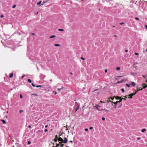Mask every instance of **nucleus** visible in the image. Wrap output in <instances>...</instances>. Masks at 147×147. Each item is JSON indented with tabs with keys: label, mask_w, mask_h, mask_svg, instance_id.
Instances as JSON below:
<instances>
[{
	"label": "nucleus",
	"mask_w": 147,
	"mask_h": 147,
	"mask_svg": "<svg viewBox=\"0 0 147 147\" xmlns=\"http://www.w3.org/2000/svg\"><path fill=\"white\" fill-rule=\"evenodd\" d=\"M105 112H106L107 113V112H109V110H106V109H105Z\"/></svg>",
	"instance_id": "nucleus-39"
},
{
	"label": "nucleus",
	"mask_w": 147,
	"mask_h": 147,
	"mask_svg": "<svg viewBox=\"0 0 147 147\" xmlns=\"http://www.w3.org/2000/svg\"><path fill=\"white\" fill-rule=\"evenodd\" d=\"M124 97H125V98H127V95H126V96H124Z\"/></svg>",
	"instance_id": "nucleus-58"
},
{
	"label": "nucleus",
	"mask_w": 147,
	"mask_h": 147,
	"mask_svg": "<svg viewBox=\"0 0 147 147\" xmlns=\"http://www.w3.org/2000/svg\"><path fill=\"white\" fill-rule=\"evenodd\" d=\"M27 143H28V145L30 144L31 143V142L30 141H28Z\"/></svg>",
	"instance_id": "nucleus-21"
},
{
	"label": "nucleus",
	"mask_w": 147,
	"mask_h": 147,
	"mask_svg": "<svg viewBox=\"0 0 147 147\" xmlns=\"http://www.w3.org/2000/svg\"><path fill=\"white\" fill-rule=\"evenodd\" d=\"M124 81V80H122L121 81L119 82V83H121L122 82H123Z\"/></svg>",
	"instance_id": "nucleus-46"
},
{
	"label": "nucleus",
	"mask_w": 147,
	"mask_h": 147,
	"mask_svg": "<svg viewBox=\"0 0 147 147\" xmlns=\"http://www.w3.org/2000/svg\"><path fill=\"white\" fill-rule=\"evenodd\" d=\"M54 140H55V142H57V139H55Z\"/></svg>",
	"instance_id": "nucleus-49"
},
{
	"label": "nucleus",
	"mask_w": 147,
	"mask_h": 147,
	"mask_svg": "<svg viewBox=\"0 0 147 147\" xmlns=\"http://www.w3.org/2000/svg\"><path fill=\"white\" fill-rule=\"evenodd\" d=\"M58 30L60 31H64V30L62 29H59Z\"/></svg>",
	"instance_id": "nucleus-18"
},
{
	"label": "nucleus",
	"mask_w": 147,
	"mask_h": 147,
	"mask_svg": "<svg viewBox=\"0 0 147 147\" xmlns=\"http://www.w3.org/2000/svg\"><path fill=\"white\" fill-rule=\"evenodd\" d=\"M25 76V75H23L22 76V78H23Z\"/></svg>",
	"instance_id": "nucleus-60"
},
{
	"label": "nucleus",
	"mask_w": 147,
	"mask_h": 147,
	"mask_svg": "<svg viewBox=\"0 0 147 147\" xmlns=\"http://www.w3.org/2000/svg\"><path fill=\"white\" fill-rule=\"evenodd\" d=\"M125 52H127L128 51L127 50H125Z\"/></svg>",
	"instance_id": "nucleus-54"
},
{
	"label": "nucleus",
	"mask_w": 147,
	"mask_h": 147,
	"mask_svg": "<svg viewBox=\"0 0 147 147\" xmlns=\"http://www.w3.org/2000/svg\"><path fill=\"white\" fill-rule=\"evenodd\" d=\"M63 143L62 142H59L60 144H61L60 146L63 147L64 145V144H62V143Z\"/></svg>",
	"instance_id": "nucleus-11"
},
{
	"label": "nucleus",
	"mask_w": 147,
	"mask_h": 147,
	"mask_svg": "<svg viewBox=\"0 0 147 147\" xmlns=\"http://www.w3.org/2000/svg\"><path fill=\"white\" fill-rule=\"evenodd\" d=\"M135 54L136 55H139V54L138 53H135Z\"/></svg>",
	"instance_id": "nucleus-31"
},
{
	"label": "nucleus",
	"mask_w": 147,
	"mask_h": 147,
	"mask_svg": "<svg viewBox=\"0 0 147 147\" xmlns=\"http://www.w3.org/2000/svg\"><path fill=\"white\" fill-rule=\"evenodd\" d=\"M107 69H105V72H106V73L107 72Z\"/></svg>",
	"instance_id": "nucleus-51"
},
{
	"label": "nucleus",
	"mask_w": 147,
	"mask_h": 147,
	"mask_svg": "<svg viewBox=\"0 0 147 147\" xmlns=\"http://www.w3.org/2000/svg\"><path fill=\"white\" fill-rule=\"evenodd\" d=\"M41 2H42V1H39V2H38L37 3V5H40V4L41 3Z\"/></svg>",
	"instance_id": "nucleus-16"
},
{
	"label": "nucleus",
	"mask_w": 147,
	"mask_h": 147,
	"mask_svg": "<svg viewBox=\"0 0 147 147\" xmlns=\"http://www.w3.org/2000/svg\"><path fill=\"white\" fill-rule=\"evenodd\" d=\"M46 2V1H43L41 5H43L44 3H45Z\"/></svg>",
	"instance_id": "nucleus-32"
},
{
	"label": "nucleus",
	"mask_w": 147,
	"mask_h": 147,
	"mask_svg": "<svg viewBox=\"0 0 147 147\" xmlns=\"http://www.w3.org/2000/svg\"><path fill=\"white\" fill-rule=\"evenodd\" d=\"M4 17V15H1L0 16V18H2L3 17Z\"/></svg>",
	"instance_id": "nucleus-41"
},
{
	"label": "nucleus",
	"mask_w": 147,
	"mask_h": 147,
	"mask_svg": "<svg viewBox=\"0 0 147 147\" xmlns=\"http://www.w3.org/2000/svg\"><path fill=\"white\" fill-rule=\"evenodd\" d=\"M115 98L116 100H118L120 99V97L118 96H116Z\"/></svg>",
	"instance_id": "nucleus-7"
},
{
	"label": "nucleus",
	"mask_w": 147,
	"mask_h": 147,
	"mask_svg": "<svg viewBox=\"0 0 147 147\" xmlns=\"http://www.w3.org/2000/svg\"><path fill=\"white\" fill-rule=\"evenodd\" d=\"M23 112V111L22 110H20L19 111V112L20 113H21Z\"/></svg>",
	"instance_id": "nucleus-26"
},
{
	"label": "nucleus",
	"mask_w": 147,
	"mask_h": 147,
	"mask_svg": "<svg viewBox=\"0 0 147 147\" xmlns=\"http://www.w3.org/2000/svg\"><path fill=\"white\" fill-rule=\"evenodd\" d=\"M121 90L123 92H124L125 91V90L124 88H122L121 89Z\"/></svg>",
	"instance_id": "nucleus-20"
},
{
	"label": "nucleus",
	"mask_w": 147,
	"mask_h": 147,
	"mask_svg": "<svg viewBox=\"0 0 147 147\" xmlns=\"http://www.w3.org/2000/svg\"><path fill=\"white\" fill-rule=\"evenodd\" d=\"M85 130L86 131H88V129H87V128H85Z\"/></svg>",
	"instance_id": "nucleus-40"
},
{
	"label": "nucleus",
	"mask_w": 147,
	"mask_h": 147,
	"mask_svg": "<svg viewBox=\"0 0 147 147\" xmlns=\"http://www.w3.org/2000/svg\"><path fill=\"white\" fill-rule=\"evenodd\" d=\"M146 130V129H145V128H144V129H142V130H141V131L142 132H144V131H145Z\"/></svg>",
	"instance_id": "nucleus-8"
},
{
	"label": "nucleus",
	"mask_w": 147,
	"mask_h": 147,
	"mask_svg": "<svg viewBox=\"0 0 147 147\" xmlns=\"http://www.w3.org/2000/svg\"><path fill=\"white\" fill-rule=\"evenodd\" d=\"M62 89V88H58L57 89V90L59 91V90H61Z\"/></svg>",
	"instance_id": "nucleus-48"
},
{
	"label": "nucleus",
	"mask_w": 147,
	"mask_h": 147,
	"mask_svg": "<svg viewBox=\"0 0 147 147\" xmlns=\"http://www.w3.org/2000/svg\"><path fill=\"white\" fill-rule=\"evenodd\" d=\"M135 19L136 20H139V18H138V17H135Z\"/></svg>",
	"instance_id": "nucleus-34"
},
{
	"label": "nucleus",
	"mask_w": 147,
	"mask_h": 147,
	"mask_svg": "<svg viewBox=\"0 0 147 147\" xmlns=\"http://www.w3.org/2000/svg\"><path fill=\"white\" fill-rule=\"evenodd\" d=\"M126 86L127 87H130V84H126Z\"/></svg>",
	"instance_id": "nucleus-22"
},
{
	"label": "nucleus",
	"mask_w": 147,
	"mask_h": 147,
	"mask_svg": "<svg viewBox=\"0 0 147 147\" xmlns=\"http://www.w3.org/2000/svg\"><path fill=\"white\" fill-rule=\"evenodd\" d=\"M111 99L112 100H113L114 98L112 97H110L109 98V99Z\"/></svg>",
	"instance_id": "nucleus-27"
},
{
	"label": "nucleus",
	"mask_w": 147,
	"mask_h": 147,
	"mask_svg": "<svg viewBox=\"0 0 147 147\" xmlns=\"http://www.w3.org/2000/svg\"><path fill=\"white\" fill-rule=\"evenodd\" d=\"M136 94V93H132V94H129V96L130 97L129 98H131L133 96L135 95Z\"/></svg>",
	"instance_id": "nucleus-4"
},
{
	"label": "nucleus",
	"mask_w": 147,
	"mask_h": 147,
	"mask_svg": "<svg viewBox=\"0 0 147 147\" xmlns=\"http://www.w3.org/2000/svg\"><path fill=\"white\" fill-rule=\"evenodd\" d=\"M70 74H71V75H72L73 74L72 73V72H70Z\"/></svg>",
	"instance_id": "nucleus-63"
},
{
	"label": "nucleus",
	"mask_w": 147,
	"mask_h": 147,
	"mask_svg": "<svg viewBox=\"0 0 147 147\" xmlns=\"http://www.w3.org/2000/svg\"><path fill=\"white\" fill-rule=\"evenodd\" d=\"M20 97L21 98H22L23 97L22 96L21 94H20Z\"/></svg>",
	"instance_id": "nucleus-42"
},
{
	"label": "nucleus",
	"mask_w": 147,
	"mask_h": 147,
	"mask_svg": "<svg viewBox=\"0 0 147 147\" xmlns=\"http://www.w3.org/2000/svg\"><path fill=\"white\" fill-rule=\"evenodd\" d=\"M54 45L55 46H58V47H59L60 46V45L59 44H55Z\"/></svg>",
	"instance_id": "nucleus-13"
},
{
	"label": "nucleus",
	"mask_w": 147,
	"mask_h": 147,
	"mask_svg": "<svg viewBox=\"0 0 147 147\" xmlns=\"http://www.w3.org/2000/svg\"><path fill=\"white\" fill-rule=\"evenodd\" d=\"M137 66H134L133 67V68H135L136 70L137 69Z\"/></svg>",
	"instance_id": "nucleus-19"
},
{
	"label": "nucleus",
	"mask_w": 147,
	"mask_h": 147,
	"mask_svg": "<svg viewBox=\"0 0 147 147\" xmlns=\"http://www.w3.org/2000/svg\"><path fill=\"white\" fill-rule=\"evenodd\" d=\"M58 140L59 141H61V142H63V139L61 137H59V138L58 139Z\"/></svg>",
	"instance_id": "nucleus-6"
},
{
	"label": "nucleus",
	"mask_w": 147,
	"mask_h": 147,
	"mask_svg": "<svg viewBox=\"0 0 147 147\" xmlns=\"http://www.w3.org/2000/svg\"><path fill=\"white\" fill-rule=\"evenodd\" d=\"M69 142H71V143H72L73 142V141H72V140H70V141H69Z\"/></svg>",
	"instance_id": "nucleus-61"
},
{
	"label": "nucleus",
	"mask_w": 147,
	"mask_h": 147,
	"mask_svg": "<svg viewBox=\"0 0 147 147\" xmlns=\"http://www.w3.org/2000/svg\"><path fill=\"white\" fill-rule=\"evenodd\" d=\"M121 105H122V104L121 103H119V104L118 106L117 107L119 108V107H121Z\"/></svg>",
	"instance_id": "nucleus-14"
},
{
	"label": "nucleus",
	"mask_w": 147,
	"mask_h": 147,
	"mask_svg": "<svg viewBox=\"0 0 147 147\" xmlns=\"http://www.w3.org/2000/svg\"><path fill=\"white\" fill-rule=\"evenodd\" d=\"M114 36H115V37H116L117 36H116V35H114Z\"/></svg>",
	"instance_id": "nucleus-64"
},
{
	"label": "nucleus",
	"mask_w": 147,
	"mask_h": 147,
	"mask_svg": "<svg viewBox=\"0 0 147 147\" xmlns=\"http://www.w3.org/2000/svg\"><path fill=\"white\" fill-rule=\"evenodd\" d=\"M135 83L133 82H131V83L130 84V85L133 86H134L135 85Z\"/></svg>",
	"instance_id": "nucleus-5"
},
{
	"label": "nucleus",
	"mask_w": 147,
	"mask_h": 147,
	"mask_svg": "<svg viewBox=\"0 0 147 147\" xmlns=\"http://www.w3.org/2000/svg\"><path fill=\"white\" fill-rule=\"evenodd\" d=\"M16 5H14L13 6L12 8H14L16 7Z\"/></svg>",
	"instance_id": "nucleus-37"
},
{
	"label": "nucleus",
	"mask_w": 147,
	"mask_h": 147,
	"mask_svg": "<svg viewBox=\"0 0 147 147\" xmlns=\"http://www.w3.org/2000/svg\"><path fill=\"white\" fill-rule=\"evenodd\" d=\"M13 73H11V74L9 76V77L10 78H12L13 76Z\"/></svg>",
	"instance_id": "nucleus-15"
},
{
	"label": "nucleus",
	"mask_w": 147,
	"mask_h": 147,
	"mask_svg": "<svg viewBox=\"0 0 147 147\" xmlns=\"http://www.w3.org/2000/svg\"><path fill=\"white\" fill-rule=\"evenodd\" d=\"M1 121L3 122V124H5L6 123L5 121L3 119L1 120Z\"/></svg>",
	"instance_id": "nucleus-9"
},
{
	"label": "nucleus",
	"mask_w": 147,
	"mask_h": 147,
	"mask_svg": "<svg viewBox=\"0 0 147 147\" xmlns=\"http://www.w3.org/2000/svg\"><path fill=\"white\" fill-rule=\"evenodd\" d=\"M121 99H122V100H126V99L125 98H121Z\"/></svg>",
	"instance_id": "nucleus-55"
},
{
	"label": "nucleus",
	"mask_w": 147,
	"mask_h": 147,
	"mask_svg": "<svg viewBox=\"0 0 147 147\" xmlns=\"http://www.w3.org/2000/svg\"><path fill=\"white\" fill-rule=\"evenodd\" d=\"M115 104V106L114 107V108L115 109H116L117 107L116 105L117 104Z\"/></svg>",
	"instance_id": "nucleus-24"
},
{
	"label": "nucleus",
	"mask_w": 147,
	"mask_h": 147,
	"mask_svg": "<svg viewBox=\"0 0 147 147\" xmlns=\"http://www.w3.org/2000/svg\"><path fill=\"white\" fill-rule=\"evenodd\" d=\"M67 138H65L64 140H63V142L64 143H67Z\"/></svg>",
	"instance_id": "nucleus-3"
},
{
	"label": "nucleus",
	"mask_w": 147,
	"mask_h": 147,
	"mask_svg": "<svg viewBox=\"0 0 147 147\" xmlns=\"http://www.w3.org/2000/svg\"><path fill=\"white\" fill-rule=\"evenodd\" d=\"M32 35H35V34L34 33H32Z\"/></svg>",
	"instance_id": "nucleus-59"
},
{
	"label": "nucleus",
	"mask_w": 147,
	"mask_h": 147,
	"mask_svg": "<svg viewBox=\"0 0 147 147\" xmlns=\"http://www.w3.org/2000/svg\"><path fill=\"white\" fill-rule=\"evenodd\" d=\"M137 139L138 140H139L140 139V137H138L137 138Z\"/></svg>",
	"instance_id": "nucleus-43"
},
{
	"label": "nucleus",
	"mask_w": 147,
	"mask_h": 147,
	"mask_svg": "<svg viewBox=\"0 0 147 147\" xmlns=\"http://www.w3.org/2000/svg\"><path fill=\"white\" fill-rule=\"evenodd\" d=\"M145 27L146 29H147V25H145Z\"/></svg>",
	"instance_id": "nucleus-53"
},
{
	"label": "nucleus",
	"mask_w": 147,
	"mask_h": 147,
	"mask_svg": "<svg viewBox=\"0 0 147 147\" xmlns=\"http://www.w3.org/2000/svg\"><path fill=\"white\" fill-rule=\"evenodd\" d=\"M143 89V88H142L141 89H138V90L139 91V90H142Z\"/></svg>",
	"instance_id": "nucleus-45"
},
{
	"label": "nucleus",
	"mask_w": 147,
	"mask_h": 147,
	"mask_svg": "<svg viewBox=\"0 0 147 147\" xmlns=\"http://www.w3.org/2000/svg\"><path fill=\"white\" fill-rule=\"evenodd\" d=\"M32 85V86L34 87H35V85L33 84V83H32L31 84Z\"/></svg>",
	"instance_id": "nucleus-35"
},
{
	"label": "nucleus",
	"mask_w": 147,
	"mask_h": 147,
	"mask_svg": "<svg viewBox=\"0 0 147 147\" xmlns=\"http://www.w3.org/2000/svg\"><path fill=\"white\" fill-rule=\"evenodd\" d=\"M55 37V35H52L49 38H54Z\"/></svg>",
	"instance_id": "nucleus-10"
},
{
	"label": "nucleus",
	"mask_w": 147,
	"mask_h": 147,
	"mask_svg": "<svg viewBox=\"0 0 147 147\" xmlns=\"http://www.w3.org/2000/svg\"><path fill=\"white\" fill-rule=\"evenodd\" d=\"M57 137H58L57 135H56L55 136V138H57Z\"/></svg>",
	"instance_id": "nucleus-57"
},
{
	"label": "nucleus",
	"mask_w": 147,
	"mask_h": 147,
	"mask_svg": "<svg viewBox=\"0 0 147 147\" xmlns=\"http://www.w3.org/2000/svg\"><path fill=\"white\" fill-rule=\"evenodd\" d=\"M119 99L120 100L119 101H116V102H115L114 103L113 102H112V103H114V104H117L118 102H120L122 101V99L120 98V99Z\"/></svg>",
	"instance_id": "nucleus-2"
},
{
	"label": "nucleus",
	"mask_w": 147,
	"mask_h": 147,
	"mask_svg": "<svg viewBox=\"0 0 147 147\" xmlns=\"http://www.w3.org/2000/svg\"><path fill=\"white\" fill-rule=\"evenodd\" d=\"M41 86H42L41 85H37L36 86V88H38Z\"/></svg>",
	"instance_id": "nucleus-23"
},
{
	"label": "nucleus",
	"mask_w": 147,
	"mask_h": 147,
	"mask_svg": "<svg viewBox=\"0 0 147 147\" xmlns=\"http://www.w3.org/2000/svg\"><path fill=\"white\" fill-rule=\"evenodd\" d=\"M138 91V90L137 91H136V92H135V93H136H136H137V92Z\"/></svg>",
	"instance_id": "nucleus-62"
},
{
	"label": "nucleus",
	"mask_w": 147,
	"mask_h": 147,
	"mask_svg": "<svg viewBox=\"0 0 147 147\" xmlns=\"http://www.w3.org/2000/svg\"><path fill=\"white\" fill-rule=\"evenodd\" d=\"M137 64H138V63L137 62H135L134 63V65Z\"/></svg>",
	"instance_id": "nucleus-30"
},
{
	"label": "nucleus",
	"mask_w": 147,
	"mask_h": 147,
	"mask_svg": "<svg viewBox=\"0 0 147 147\" xmlns=\"http://www.w3.org/2000/svg\"><path fill=\"white\" fill-rule=\"evenodd\" d=\"M147 87V85L145 86H144L143 87V88H146Z\"/></svg>",
	"instance_id": "nucleus-25"
},
{
	"label": "nucleus",
	"mask_w": 147,
	"mask_h": 147,
	"mask_svg": "<svg viewBox=\"0 0 147 147\" xmlns=\"http://www.w3.org/2000/svg\"><path fill=\"white\" fill-rule=\"evenodd\" d=\"M48 125H46L45 126V128H47V127H48Z\"/></svg>",
	"instance_id": "nucleus-56"
},
{
	"label": "nucleus",
	"mask_w": 147,
	"mask_h": 147,
	"mask_svg": "<svg viewBox=\"0 0 147 147\" xmlns=\"http://www.w3.org/2000/svg\"><path fill=\"white\" fill-rule=\"evenodd\" d=\"M28 81L29 83H31L32 82V81L30 79H28Z\"/></svg>",
	"instance_id": "nucleus-17"
},
{
	"label": "nucleus",
	"mask_w": 147,
	"mask_h": 147,
	"mask_svg": "<svg viewBox=\"0 0 147 147\" xmlns=\"http://www.w3.org/2000/svg\"><path fill=\"white\" fill-rule=\"evenodd\" d=\"M79 109V108H76V109L75 110V112H76L78 110V109Z\"/></svg>",
	"instance_id": "nucleus-44"
},
{
	"label": "nucleus",
	"mask_w": 147,
	"mask_h": 147,
	"mask_svg": "<svg viewBox=\"0 0 147 147\" xmlns=\"http://www.w3.org/2000/svg\"><path fill=\"white\" fill-rule=\"evenodd\" d=\"M142 76L143 78H145L146 77V76H144V75H143Z\"/></svg>",
	"instance_id": "nucleus-47"
},
{
	"label": "nucleus",
	"mask_w": 147,
	"mask_h": 147,
	"mask_svg": "<svg viewBox=\"0 0 147 147\" xmlns=\"http://www.w3.org/2000/svg\"><path fill=\"white\" fill-rule=\"evenodd\" d=\"M80 106V104L77 102H76L75 103V106L76 108H79Z\"/></svg>",
	"instance_id": "nucleus-1"
},
{
	"label": "nucleus",
	"mask_w": 147,
	"mask_h": 147,
	"mask_svg": "<svg viewBox=\"0 0 147 147\" xmlns=\"http://www.w3.org/2000/svg\"><path fill=\"white\" fill-rule=\"evenodd\" d=\"M53 93L55 92V94H57V93L55 91H53Z\"/></svg>",
	"instance_id": "nucleus-52"
},
{
	"label": "nucleus",
	"mask_w": 147,
	"mask_h": 147,
	"mask_svg": "<svg viewBox=\"0 0 147 147\" xmlns=\"http://www.w3.org/2000/svg\"><path fill=\"white\" fill-rule=\"evenodd\" d=\"M93 127H90V129H93Z\"/></svg>",
	"instance_id": "nucleus-50"
},
{
	"label": "nucleus",
	"mask_w": 147,
	"mask_h": 147,
	"mask_svg": "<svg viewBox=\"0 0 147 147\" xmlns=\"http://www.w3.org/2000/svg\"><path fill=\"white\" fill-rule=\"evenodd\" d=\"M60 144L59 143V144H57L56 147H58V146H59Z\"/></svg>",
	"instance_id": "nucleus-29"
},
{
	"label": "nucleus",
	"mask_w": 147,
	"mask_h": 147,
	"mask_svg": "<svg viewBox=\"0 0 147 147\" xmlns=\"http://www.w3.org/2000/svg\"><path fill=\"white\" fill-rule=\"evenodd\" d=\"M81 58V59H82L83 60H85V58H83L82 57Z\"/></svg>",
	"instance_id": "nucleus-28"
},
{
	"label": "nucleus",
	"mask_w": 147,
	"mask_h": 147,
	"mask_svg": "<svg viewBox=\"0 0 147 147\" xmlns=\"http://www.w3.org/2000/svg\"><path fill=\"white\" fill-rule=\"evenodd\" d=\"M102 119L103 121H104L105 120V117H103L102 118Z\"/></svg>",
	"instance_id": "nucleus-33"
},
{
	"label": "nucleus",
	"mask_w": 147,
	"mask_h": 147,
	"mask_svg": "<svg viewBox=\"0 0 147 147\" xmlns=\"http://www.w3.org/2000/svg\"><path fill=\"white\" fill-rule=\"evenodd\" d=\"M124 24V23L122 22L120 23L119 24L120 25H122V24Z\"/></svg>",
	"instance_id": "nucleus-38"
},
{
	"label": "nucleus",
	"mask_w": 147,
	"mask_h": 147,
	"mask_svg": "<svg viewBox=\"0 0 147 147\" xmlns=\"http://www.w3.org/2000/svg\"><path fill=\"white\" fill-rule=\"evenodd\" d=\"M48 129H46L45 130V132H47L48 131Z\"/></svg>",
	"instance_id": "nucleus-36"
},
{
	"label": "nucleus",
	"mask_w": 147,
	"mask_h": 147,
	"mask_svg": "<svg viewBox=\"0 0 147 147\" xmlns=\"http://www.w3.org/2000/svg\"><path fill=\"white\" fill-rule=\"evenodd\" d=\"M116 69L117 71H119L120 69V68L119 67H117L116 68Z\"/></svg>",
	"instance_id": "nucleus-12"
}]
</instances>
